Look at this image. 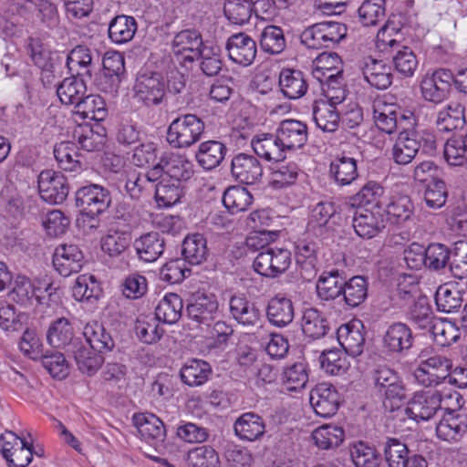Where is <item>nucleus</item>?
Here are the masks:
<instances>
[{"label": "nucleus", "mask_w": 467, "mask_h": 467, "mask_svg": "<svg viewBox=\"0 0 467 467\" xmlns=\"http://www.w3.org/2000/svg\"><path fill=\"white\" fill-rule=\"evenodd\" d=\"M436 150L434 134L427 130L414 128H403L400 131L392 149V157L396 163L406 165L410 163L418 152L431 155Z\"/></svg>", "instance_id": "nucleus-1"}, {"label": "nucleus", "mask_w": 467, "mask_h": 467, "mask_svg": "<svg viewBox=\"0 0 467 467\" xmlns=\"http://www.w3.org/2000/svg\"><path fill=\"white\" fill-rule=\"evenodd\" d=\"M203 120L195 114H180L169 125L166 140L173 149H188L198 142L204 132Z\"/></svg>", "instance_id": "nucleus-2"}, {"label": "nucleus", "mask_w": 467, "mask_h": 467, "mask_svg": "<svg viewBox=\"0 0 467 467\" xmlns=\"http://www.w3.org/2000/svg\"><path fill=\"white\" fill-rule=\"evenodd\" d=\"M75 203L80 213L93 222L89 228L96 229L99 227V220L96 218L109 209L111 195L102 185L90 183L78 189L75 193Z\"/></svg>", "instance_id": "nucleus-3"}, {"label": "nucleus", "mask_w": 467, "mask_h": 467, "mask_svg": "<svg viewBox=\"0 0 467 467\" xmlns=\"http://www.w3.org/2000/svg\"><path fill=\"white\" fill-rule=\"evenodd\" d=\"M0 451L9 467H27L33 459V445L11 431L0 435Z\"/></svg>", "instance_id": "nucleus-4"}, {"label": "nucleus", "mask_w": 467, "mask_h": 467, "mask_svg": "<svg viewBox=\"0 0 467 467\" xmlns=\"http://www.w3.org/2000/svg\"><path fill=\"white\" fill-rule=\"evenodd\" d=\"M37 184L42 200L51 204L62 203L69 192L67 180L61 171H42L38 175Z\"/></svg>", "instance_id": "nucleus-5"}, {"label": "nucleus", "mask_w": 467, "mask_h": 467, "mask_svg": "<svg viewBox=\"0 0 467 467\" xmlns=\"http://www.w3.org/2000/svg\"><path fill=\"white\" fill-rule=\"evenodd\" d=\"M133 90L138 101L151 107L161 103L165 96V84L159 73L140 72Z\"/></svg>", "instance_id": "nucleus-6"}, {"label": "nucleus", "mask_w": 467, "mask_h": 467, "mask_svg": "<svg viewBox=\"0 0 467 467\" xmlns=\"http://www.w3.org/2000/svg\"><path fill=\"white\" fill-rule=\"evenodd\" d=\"M442 397L438 390L416 392L405 410L406 415L416 420H429L442 410Z\"/></svg>", "instance_id": "nucleus-7"}, {"label": "nucleus", "mask_w": 467, "mask_h": 467, "mask_svg": "<svg viewBox=\"0 0 467 467\" xmlns=\"http://www.w3.org/2000/svg\"><path fill=\"white\" fill-rule=\"evenodd\" d=\"M187 301L188 317L199 324L209 325L218 314L219 302L213 293L197 291L192 294Z\"/></svg>", "instance_id": "nucleus-8"}, {"label": "nucleus", "mask_w": 467, "mask_h": 467, "mask_svg": "<svg viewBox=\"0 0 467 467\" xmlns=\"http://www.w3.org/2000/svg\"><path fill=\"white\" fill-rule=\"evenodd\" d=\"M310 404L317 415L323 418L334 416L341 404V397L331 383H318L310 391Z\"/></svg>", "instance_id": "nucleus-9"}, {"label": "nucleus", "mask_w": 467, "mask_h": 467, "mask_svg": "<svg viewBox=\"0 0 467 467\" xmlns=\"http://www.w3.org/2000/svg\"><path fill=\"white\" fill-rule=\"evenodd\" d=\"M453 81V74L450 69L439 68L431 76L426 75L420 84L421 93L425 100L439 104L450 94Z\"/></svg>", "instance_id": "nucleus-10"}, {"label": "nucleus", "mask_w": 467, "mask_h": 467, "mask_svg": "<svg viewBox=\"0 0 467 467\" xmlns=\"http://www.w3.org/2000/svg\"><path fill=\"white\" fill-rule=\"evenodd\" d=\"M387 224L384 211L381 208H359L353 217V228L362 238L370 239L381 233Z\"/></svg>", "instance_id": "nucleus-11"}, {"label": "nucleus", "mask_w": 467, "mask_h": 467, "mask_svg": "<svg viewBox=\"0 0 467 467\" xmlns=\"http://www.w3.org/2000/svg\"><path fill=\"white\" fill-rule=\"evenodd\" d=\"M231 173L236 182L252 185L262 179L263 167L256 157L239 153L232 159Z\"/></svg>", "instance_id": "nucleus-12"}, {"label": "nucleus", "mask_w": 467, "mask_h": 467, "mask_svg": "<svg viewBox=\"0 0 467 467\" xmlns=\"http://www.w3.org/2000/svg\"><path fill=\"white\" fill-rule=\"evenodd\" d=\"M225 48L229 58L241 66H250L257 54L256 42L245 33L232 35L226 41Z\"/></svg>", "instance_id": "nucleus-13"}, {"label": "nucleus", "mask_w": 467, "mask_h": 467, "mask_svg": "<svg viewBox=\"0 0 467 467\" xmlns=\"http://www.w3.org/2000/svg\"><path fill=\"white\" fill-rule=\"evenodd\" d=\"M414 337L410 327L405 323L396 322L390 325L382 339V347L389 354H402L413 346Z\"/></svg>", "instance_id": "nucleus-14"}, {"label": "nucleus", "mask_w": 467, "mask_h": 467, "mask_svg": "<svg viewBox=\"0 0 467 467\" xmlns=\"http://www.w3.org/2000/svg\"><path fill=\"white\" fill-rule=\"evenodd\" d=\"M363 328L359 320H352L337 328V338L345 353L352 357L363 353L366 341Z\"/></svg>", "instance_id": "nucleus-15"}, {"label": "nucleus", "mask_w": 467, "mask_h": 467, "mask_svg": "<svg viewBox=\"0 0 467 467\" xmlns=\"http://www.w3.org/2000/svg\"><path fill=\"white\" fill-rule=\"evenodd\" d=\"M232 317L240 325L254 327L260 324L262 314L256 303L250 301L244 295H234L229 300Z\"/></svg>", "instance_id": "nucleus-16"}, {"label": "nucleus", "mask_w": 467, "mask_h": 467, "mask_svg": "<svg viewBox=\"0 0 467 467\" xmlns=\"http://www.w3.org/2000/svg\"><path fill=\"white\" fill-rule=\"evenodd\" d=\"M83 263L84 254L76 244H61L55 250L53 265L63 276L79 272Z\"/></svg>", "instance_id": "nucleus-17"}, {"label": "nucleus", "mask_w": 467, "mask_h": 467, "mask_svg": "<svg viewBox=\"0 0 467 467\" xmlns=\"http://www.w3.org/2000/svg\"><path fill=\"white\" fill-rule=\"evenodd\" d=\"M279 142L287 150L301 149L307 141V126L306 123L288 119L279 123L275 130Z\"/></svg>", "instance_id": "nucleus-18"}, {"label": "nucleus", "mask_w": 467, "mask_h": 467, "mask_svg": "<svg viewBox=\"0 0 467 467\" xmlns=\"http://www.w3.org/2000/svg\"><path fill=\"white\" fill-rule=\"evenodd\" d=\"M437 436L447 441H458L467 433V414L449 410L436 426Z\"/></svg>", "instance_id": "nucleus-19"}, {"label": "nucleus", "mask_w": 467, "mask_h": 467, "mask_svg": "<svg viewBox=\"0 0 467 467\" xmlns=\"http://www.w3.org/2000/svg\"><path fill=\"white\" fill-rule=\"evenodd\" d=\"M251 144L254 153L267 161L282 162L286 158V150L280 144L276 132L259 134Z\"/></svg>", "instance_id": "nucleus-20"}, {"label": "nucleus", "mask_w": 467, "mask_h": 467, "mask_svg": "<svg viewBox=\"0 0 467 467\" xmlns=\"http://www.w3.org/2000/svg\"><path fill=\"white\" fill-rule=\"evenodd\" d=\"M412 117L411 112H410V116H407L394 109L393 106L380 102L375 104L373 108V119L376 126L388 134L395 132L403 120H409L412 125L413 122L410 121Z\"/></svg>", "instance_id": "nucleus-21"}, {"label": "nucleus", "mask_w": 467, "mask_h": 467, "mask_svg": "<svg viewBox=\"0 0 467 467\" xmlns=\"http://www.w3.org/2000/svg\"><path fill=\"white\" fill-rule=\"evenodd\" d=\"M166 177L171 182H183L194 174V165L184 154L165 152L161 155Z\"/></svg>", "instance_id": "nucleus-22"}, {"label": "nucleus", "mask_w": 467, "mask_h": 467, "mask_svg": "<svg viewBox=\"0 0 467 467\" xmlns=\"http://www.w3.org/2000/svg\"><path fill=\"white\" fill-rule=\"evenodd\" d=\"M28 49L32 61L41 69V80L44 86L52 85L55 79L53 53L39 39H31Z\"/></svg>", "instance_id": "nucleus-23"}, {"label": "nucleus", "mask_w": 467, "mask_h": 467, "mask_svg": "<svg viewBox=\"0 0 467 467\" xmlns=\"http://www.w3.org/2000/svg\"><path fill=\"white\" fill-rule=\"evenodd\" d=\"M361 69L366 81L378 89H386L392 83L390 67L382 60L368 57L364 59Z\"/></svg>", "instance_id": "nucleus-24"}, {"label": "nucleus", "mask_w": 467, "mask_h": 467, "mask_svg": "<svg viewBox=\"0 0 467 467\" xmlns=\"http://www.w3.org/2000/svg\"><path fill=\"white\" fill-rule=\"evenodd\" d=\"M346 278L338 270L324 271L316 284L317 297L321 301L330 302L342 297Z\"/></svg>", "instance_id": "nucleus-25"}, {"label": "nucleus", "mask_w": 467, "mask_h": 467, "mask_svg": "<svg viewBox=\"0 0 467 467\" xmlns=\"http://www.w3.org/2000/svg\"><path fill=\"white\" fill-rule=\"evenodd\" d=\"M202 34L194 28L183 29L175 34L171 42V48L175 54L190 52L185 56V60L192 62L198 56V52L204 48Z\"/></svg>", "instance_id": "nucleus-26"}, {"label": "nucleus", "mask_w": 467, "mask_h": 467, "mask_svg": "<svg viewBox=\"0 0 467 467\" xmlns=\"http://www.w3.org/2000/svg\"><path fill=\"white\" fill-rule=\"evenodd\" d=\"M67 351L73 355L78 369L88 376L94 375L104 362L103 357L99 352L96 353L97 351L90 347L84 346L78 339H75Z\"/></svg>", "instance_id": "nucleus-27"}, {"label": "nucleus", "mask_w": 467, "mask_h": 467, "mask_svg": "<svg viewBox=\"0 0 467 467\" xmlns=\"http://www.w3.org/2000/svg\"><path fill=\"white\" fill-rule=\"evenodd\" d=\"M436 128L441 132L462 130L466 124L465 108L459 102H451L441 109L436 118Z\"/></svg>", "instance_id": "nucleus-28"}, {"label": "nucleus", "mask_w": 467, "mask_h": 467, "mask_svg": "<svg viewBox=\"0 0 467 467\" xmlns=\"http://www.w3.org/2000/svg\"><path fill=\"white\" fill-rule=\"evenodd\" d=\"M133 245L141 261L151 263L163 254L165 241L160 233L150 232L137 238Z\"/></svg>", "instance_id": "nucleus-29"}, {"label": "nucleus", "mask_w": 467, "mask_h": 467, "mask_svg": "<svg viewBox=\"0 0 467 467\" xmlns=\"http://www.w3.org/2000/svg\"><path fill=\"white\" fill-rule=\"evenodd\" d=\"M278 84L282 94L289 99H297L303 97L308 88L303 72L292 68L281 70Z\"/></svg>", "instance_id": "nucleus-30"}, {"label": "nucleus", "mask_w": 467, "mask_h": 467, "mask_svg": "<svg viewBox=\"0 0 467 467\" xmlns=\"http://www.w3.org/2000/svg\"><path fill=\"white\" fill-rule=\"evenodd\" d=\"M235 434L244 441H254L265 432L264 419L254 412H245L234 424Z\"/></svg>", "instance_id": "nucleus-31"}, {"label": "nucleus", "mask_w": 467, "mask_h": 467, "mask_svg": "<svg viewBox=\"0 0 467 467\" xmlns=\"http://www.w3.org/2000/svg\"><path fill=\"white\" fill-rule=\"evenodd\" d=\"M133 422L141 438L150 442H162L166 436L163 422L153 414L137 413L133 416Z\"/></svg>", "instance_id": "nucleus-32"}, {"label": "nucleus", "mask_w": 467, "mask_h": 467, "mask_svg": "<svg viewBox=\"0 0 467 467\" xmlns=\"http://www.w3.org/2000/svg\"><path fill=\"white\" fill-rule=\"evenodd\" d=\"M301 328L306 337L312 340H317L324 337L328 333L330 325L321 311L309 307L303 312Z\"/></svg>", "instance_id": "nucleus-33"}, {"label": "nucleus", "mask_w": 467, "mask_h": 467, "mask_svg": "<svg viewBox=\"0 0 467 467\" xmlns=\"http://www.w3.org/2000/svg\"><path fill=\"white\" fill-rule=\"evenodd\" d=\"M266 317L272 325L277 327H286L294 319L292 301L285 296H274L267 304Z\"/></svg>", "instance_id": "nucleus-34"}, {"label": "nucleus", "mask_w": 467, "mask_h": 467, "mask_svg": "<svg viewBox=\"0 0 467 467\" xmlns=\"http://www.w3.org/2000/svg\"><path fill=\"white\" fill-rule=\"evenodd\" d=\"M226 146L219 140L202 142L195 153L197 162L205 170H213L219 166L226 154Z\"/></svg>", "instance_id": "nucleus-35"}, {"label": "nucleus", "mask_w": 467, "mask_h": 467, "mask_svg": "<svg viewBox=\"0 0 467 467\" xmlns=\"http://www.w3.org/2000/svg\"><path fill=\"white\" fill-rule=\"evenodd\" d=\"M182 260L192 265L205 262L209 255L207 241L201 234L187 235L182 244Z\"/></svg>", "instance_id": "nucleus-36"}, {"label": "nucleus", "mask_w": 467, "mask_h": 467, "mask_svg": "<svg viewBox=\"0 0 467 467\" xmlns=\"http://www.w3.org/2000/svg\"><path fill=\"white\" fill-rule=\"evenodd\" d=\"M83 335L89 347L99 353L110 351L115 346L110 333L97 321L88 323L84 327Z\"/></svg>", "instance_id": "nucleus-37"}, {"label": "nucleus", "mask_w": 467, "mask_h": 467, "mask_svg": "<svg viewBox=\"0 0 467 467\" xmlns=\"http://www.w3.org/2000/svg\"><path fill=\"white\" fill-rule=\"evenodd\" d=\"M414 205L408 195L393 196L386 205L387 214L392 223L406 225L413 223ZM385 212V210H383Z\"/></svg>", "instance_id": "nucleus-38"}, {"label": "nucleus", "mask_w": 467, "mask_h": 467, "mask_svg": "<svg viewBox=\"0 0 467 467\" xmlns=\"http://www.w3.org/2000/svg\"><path fill=\"white\" fill-rule=\"evenodd\" d=\"M329 172L337 184L348 185L358 176L357 161L346 155L337 156L330 163Z\"/></svg>", "instance_id": "nucleus-39"}, {"label": "nucleus", "mask_w": 467, "mask_h": 467, "mask_svg": "<svg viewBox=\"0 0 467 467\" xmlns=\"http://www.w3.org/2000/svg\"><path fill=\"white\" fill-rule=\"evenodd\" d=\"M137 28V21L133 16H116L109 25V37L116 44H124L134 37Z\"/></svg>", "instance_id": "nucleus-40"}, {"label": "nucleus", "mask_w": 467, "mask_h": 467, "mask_svg": "<svg viewBox=\"0 0 467 467\" xmlns=\"http://www.w3.org/2000/svg\"><path fill=\"white\" fill-rule=\"evenodd\" d=\"M54 156L60 169L66 171L79 172L83 163L74 143L62 141L54 148Z\"/></svg>", "instance_id": "nucleus-41"}, {"label": "nucleus", "mask_w": 467, "mask_h": 467, "mask_svg": "<svg viewBox=\"0 0 467 467\" xmlns=\"http://www.w3.org/2000/svg\"><path fill=\"white\" fill-rule=\"evenodd\" d=\"M87 92V86L82 78L70 77L65 78L57 87V94L65 105H75V109Z\"/></svg>", "instance_id": "nucleus-42"}, {"label": "nucleus", "mask_w": 467, "mask_h": 467, "mask_svg": "<svg viewBox=\"0 0 467 467\" xmlns=\"http://www.w3.org/2000/svg\"><path fill=\"white\" fill-rule=\"evenodd\" d=\"M464 291L456 286L444 284L438 287L435 294V302L439 311L451 313L457 311L463 303Z\"/></svg>", "instance_id": "nucleus-43"}, {"label": "nucleus", "mask_w": 467, "mask_h": 467, "mask_svg": "<svg viewBox=\"0 0 467 467\" xmlns=\"http://www.w3.org/2000/svg\"><path fill=\"white\" fill-rule=\"evenodd\" d=\"M183 302L175 293L167 294L155 308V317L159 321L167 324L176 323L182 317Z\"/></svg>", "instance_id": "nucleus-44"}, {"label": "nucleus", "mask_w": 467, "mask_h": 467, "mask_svg": "<svg viewBox=\"0 0 467 467\" xmlns=\"http://www.w3.org/2000/svg\"><path fill=\"white\" fill-rule=\"evenodd\" d=\"M75 109V113L82 119L101 121L108 115L105 99L95 94L85 95Z\"/></svg>", "instance_id": "nucleus-45"}, {"label": "nucleus", "mask_w": 467, "mask_h": 467, "mask_svg": "<svg viewBox=\"0 0 467 467\" xmlns=\"http://www.w3.org/2000/svg\"><path fill=\"white\" fill-rule=\"evenodd\" d=\"M8 296L12 301L24 306L31 305L35 297L39 304H43L46 298V296L36 295L31 280L20 275L15 278L13 288Z\"/></svg>", "instance_id": "nucleus-46"}, {"label": "nucleus", "mask_w": 467, "mask_h": 467, "mask_svg": "<svg viewBox=\"0 0 467 467\" xmlns=\"http://www.w3.org/2000/svg\"><path fill=\"white\" fill-rule=\"evenodd\" d=\"M336 217H338L337 207L332 202H320L311 210L309 226L317 229L320 234L323 228L332 230Z\"/></svg>", "instance_id": "nucleus-47"}, {"label": "nucleus", "mask_w": 467, "mask_h": 467, "mask_svg": "<svg viewBox=\"0 0 467 467\" xmlns=\"http://www.w3.org/2000/svg\"><path fill=\"white\" fill-rule=\"evenodd\" d=\"M382 451L389 467H407L409 464V449L400 439L387 437L382 442Z\"/></svg>", "instance_id": "nucleus-48"}, {"label": "nucleus", "mask_w": 467, "mask_h": 467, "mask_svg": "<svg viewBox=\"0 0 467 467\" xmlns=\"http://www.w3.org/2000/svg\"><path fill=\"white\" fill-rule=\"evenodd\" d=\"M368 280L361 275H356L348 280H345L342 300L351 308L358 306L368 296Z\"/></svg>", "instance_id": "nucleus-49"}, {"label": "nucleus", "mask_w": 467, "mask_h": 467, "mask_svg": "<svg viewBox=\"0 0 467 467\" xmlns=\"http://www.w3.org/2000/svg\"><path fill=\"white\" fill-rule=\"evenodd\" d=\"M212 374L210 364L204 360L192 359L181 369V379L190 387H197L205 383Z\"/></svg>", "instance_id": "nucleus-50"}, {"label": "nucleus", "mask_w": 467, "mask_h": 467, "mask_svg": "<svg viewBox=\"0 0 467 467\" xmlns=\"http://www.w3.org/2000/svg\"><path fill=\"white\" fill-rule=\"evenodd\" d=\"M384 192V188L379 182L369 181L349 198L348 202L352 207L372 205V209L381 208V197Z\"/></svg>", "instance_id": "nucleus-51"}, {"label": "nucleus", "mask_w": 467, "mask_h": 467, "mask_svg": "<svg viewBox=\"0 0 467 467\" xmlns=\"http://www.w3.org/2000/svg\"><path fill=\"white\" fill-rule=\"evenodd\" d=\"M73 327L66 317H59L53 321L47 333V340L54 348H62L70 345L73 340Z\"/></svg>", "instance_id": "nucleus-52"}, {"label": "nucleus", "mask_w": 467, "mask_h": 467, "mask_svg": "<svg viewBox=\"0 0 467 467\" xmlns=\"http://www.w3.org/2000/svg\"><path fill=\"white\" fill-rule=\"evenodd\" d=\"M406 317L421 329L430 327L433 323L434 314L429 298L425 296H418L409 306Z\"/></svg>", "instance_id": "nucleus-53"}, {"label": "nucleus", "mask_w": 467, "mask_h": 467, "mask_svg": "<svg viewBox=\"0 0 467 467\" xmlns=\"http://www.w3.org/2000/svg\"><path fill=\"white\" fill-rule=\"evenodd\" d=\"M350 456L356 467H379L382 462L377 449L362 441L353 444Z\"/></svg>", "instance_id": "nucleus-54"}, {"label": "nucleus", "mask_w": 467, "mask_h": 467, "mask_svg": "<svg viewBox=\"0 0 467 467\" xmlns=\"http://www.w3.org/2000/svg\"><path fill=\"white\" fill-rule=\"evenodd\" d=\"M101 292L99 282L92 275H80L72 287V295L78 301L92 302L100 296Z\"/></svg>", "instance_id": "nucleus-55"}, {"label": "nucleus", "mask_w": 467, "mask_h": 467, "mask_svg": "<svg viewBox=\"0 0 467 467\" xmlns=\"http://www.w3.org/2000/svg\"><path fill=\"white\" fill-rule=\"evenodd\" d=\"M223 205L232 213L246 211L253 202V195L245 187H229L223 196Z\"/></svg>", "instance_id": "nucleus-56"}, {"label": "nucleus", "mask_w": 467, "mask_h": 467, "mask_svg": "<svg viewBox=\"0 0 467 467\" xmlns=\"http://www.w3.org/2000/svg\"><path fill=\"white\" fill-rule=\"evenodd\" d=\"M281 380L283 386L288 391L304 389L308 381L307 365L304 362H296L285 368Z\"/></svg>", "instance_id": "nucleus-57"}, {"label": "nucleus", "mask_w": 467, "mask_h": 467, "mask_svg": "<svg viewBox=\"0 0 467 467\" xmlns=\"http://www.w3.org/2000/svg\"><path fill=\"white\" fill-rule=\"evenodd\" d=\"M182 196V183L169 179L160 181L155 186V200L159 207H171Z\"/></svg>", "instance_id": "nucleus-58"}, {"label": "nucleus", "mask_w": 467, "mask_h": 467, "mask_svg": "<svg viewBox=\"0 0 467 467\" xmlns=\"http://www.w3.org/2000/svg\"><path fill=\"white\" fill-rule=\"evenodd\" d=\"M312 439L322 450L336 448L344 441V431L341 427L323 425L313 431Z\"/></svg>", "instance_id": "nucleus-59"}, {"label": "nucleus", "mask_w": 467, "mask_h": 467, "mask_svg": "<svg viewBox=\"0 0 467 467\" xmlns=\"http://www.w3.org/2000/svg\"><path fill=\"white\" fill-rule=\"evenodd\" d=\"M261 48L271 55L281 54L285 47L286 41L284 31L276 26H267L260 36Z\"/></svg>", "instance_id": "nucleus-60"}, {"label": "nucleus", "mask_w": 467, "mask_h": 467, "mask_svg": "<svg viewBox=\"0 0 467 467\" xmlns=\"http://www.w3.org/2000/svg\"><path fill=\"white\" fill-rule=\"evenodd\" d=\"M313 119L317 126L327 132L337 130L340 122V116L336 109V105L331 103L316 106L313 110Z\"/></svg>", "instance_id": "nucleus-61"}, {"label": "nucleus", "mask_w": 467, "mask_h": 467, "mask_svg": "<svg viewBox=\"0 0 467 467\" xmlns=\"http://www.w3.org/2000/svg\"><path fill=\"white\" fill-rule=\"evenodd\" d=\"M67 67L70 71L76 67H79L77 71L78 76L91 77L92 75V56L90 49L83 45L74 47L67 57Z\"/></svg>", "instance_id": "nucleus-62"}, {"label": "nucleus", "mask_w": 467, "mask_h": 467, "mask_svg": "<svg viewBox=\"0 0 467 467\" xmlns=\"http://www.w3.org/2000/svg\"><path fill=\"white\" fill-rule=\"evenodd\" d=\"M187 461L190 467L220 466V459L217 451L213 447L207 445L190 450Z\"/></svg>", "instance_id": "nucleus-63"}, {"label": "nucleus", "mask_w": 467, "mask_h": 467, "mask_svg": "<svg viewBox=\"0 0 467 467\" xmlns=\"http://www.w3.org/2000/svg\"><path fill=\"white\" fill-rule=\"evenodd\" d=\"M449 266L454 277L459 279L467 277V241L460 240L454 244Z\"/></svg>", "instance_id": "nucleus-64"}]
</instances>
